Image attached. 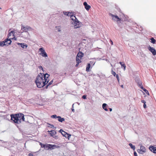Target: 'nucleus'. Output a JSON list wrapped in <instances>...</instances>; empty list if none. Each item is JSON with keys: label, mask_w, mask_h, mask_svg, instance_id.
Listing matches in <instances>:
<instances>
[{"label": "nucleus", "mask_w": 156, "mask_h": 156, "mask_svg": "<svg viewBox=\"0 0 156 156\" xmlns=\"http://www.w3.org/2000/svg\"><path fill=\"white\" fill-rule=\"evenodd\" d=\"M39 75L36 78L35 83L37 87L39 88H41L47 84L50 80V75L47 73Z\"/></svg>", "instance_id": "obj_1"}, {"label": "nucleus", "mask_w": 156, "mask_h": 156, "mask_svg": "<svg viewBox=\"0 0 156 156\" xmlns=\"http://www.w3.org/2000/svg\"><path fill=\"white\" fill-rule=\"evenodd\" d=\"M10 116L11 119L16 124H20L25 121L24 115L22 113L11 114Z\"/></svg>", "instance_id": "obj_2"}, {"label": "nucleus", "mask_w": 156, "mask_h": 156, "mask_svg": "<svg viewBox=\"0 0 156 156\" xmlns=\"http://www.w3.org/2000/svg\"><path fill=\"white\" fill-rule=\"evenodd\" d=\"M74 25L75 28H79L81 27V23H80L78 20L77 19L76 17L75 16H74Z\"/></svg>", "instance_id": "obj_3"}, {"label": "nucleus", "mask_w": 156, "mask_h": 156, "mask_svg": "<svg viewBox=\"0 0 156 156\" xmlns=\"http://www.w3.org/2000/svg\"><path fill=\"white\" fill-rule=\"evenodd\" d=\"M39 51L41 52V53H40V55H41L42 57L44 58L48 57L47 54L43 48H40Z\"/></svg>", "instance_id": "obj_4"}, {"label": "nucleus", "mask_w": 156, "mask_h": 156, "mask_svg": "<svg viewBox=\"0 0 156 156\" xmlns=\"http://www.w3.org/2000/svg\"><path fill=\"white\" fill-rule=\"evenodd\" d=\"M7 41L9 42L8 43V44H10L12 42V41L10 39H6L3 41L0 42V46H2L5 45H6L7 44H6V43Z\"/></svg>", "instance_id": "obj_5"}, {"label": "nucleus", "mask_w": 156, "mask_h": 156, "mask_svg": "<svg viewBox=\"0 0 156 156\" xmlns=\"http://www.w3.org/2000/svg\"><path fill=\"white\" fill-rule=\"evenodd\" d=\"M51 117L52 118H57L58 119V121L61 122H62L65 121V119L64 118H62L61 116H57V115H51Z\"/></svg>", "instance_id": "obj_6"}, {"label": "nucleus", "mask_w": 156, "mask_h": 156, "mask_svg": "<svg viewBox=\"0 0 156 156\" xmlns=\"http://www.w3.org/2000/svg\"><path fill=\"white\" fill-rule=\"evenodd\" d=\"M48 132L49 133V134H50L51 136L55 139H56L57 138V137L55 136L56 133V132L54 130L48 131Z\"/></svg>", "instance_id": "obj_7"}, {"label": "nucleus", "mask_w": 156, "mask_h": 156, "mask_svg": "<svg viewBox=\"0 0 156 156\" xmlns=\"http://www.w3.org/2000/svg\"><path fill=\"white\" fill-rule=\"evenodd\" d=\"M137 151L140 154H143L146 152V149L144 146H141L140 147V149L138 150Z\"/></svg>", "instance_id": "obj_8"}, {"label": "nucleus", "mask_w": 156, "mask_h": 156, "mask_svg": "<svg viewBox=\"0 0 156 156\" xmlns=\"http://www.w3.org/2000/svg\"><path fill=\"white\" fill-rule=\"evenodd\" d=\"M30 29H31V28L28 26H21V30H22L23 32H27L28 30H29Z\"/></svg>", "instance_id": "obj_9"}, {"label": "nucleus", "mask_w": 156, "mask_h": 156, "mask_svg": "<svg viewBox=\"0 0 156 156\" xmlns=\"http://www.w3.org/2000/svg\"><path fill=\"white\" fill-rule=\"evenodd\" d=\"M111 16L112 17L113 20H115L117 22L121 20V19L120 18L116 15L111 14Z\"/></svg>", "instance_id": "obj_10"}, {"label": "nucleus", "mask_w": 156, "mask_h": 156, "mask_svg": "<svg viewBox=\"0 0 156 156\" xmlns=\"http://www.w3.org/2000/svg\"><path fill=\"white\" fill-rule=\"evenodd\" d=\"M148 49L154 55H156V51L154 48L149 46V47H148Z\"/></svg>", "instance_id": "obj_11"}, {"label": "nucleus", "mask_w": 156, "mask_h": 156, "mask_svg": "<svg viewBox=\"0 0 156 156\" xmlns=\"http://www.w3.org/2000/svg\"><path fill=\"white\" fill-rule=\"evenodd\" d=\"M150 151L154 153H156V147L153 146H150L149 147Z\"/></svg>", "instance_id": "obj_12"}, {"label": "nucleus", "mask_w": 156, "mask_h": 156, "mask_svg": "<svg viewBox=\"0 0 156 156\" xmlns=\"http://www.w3.org/2000/svg\"><path fill=\"white\" fill-rule=\"evenodd\" d=\"M83 4L84 6L85 9L87 11H88L91 8L90 6L88 5L86 2H84Z\"/></svg>", "instance_id": "obj_13"}, {"label": "nucleus", "mask_w": 156, "mask_h": 156, "mask_svg": "<svg viewBox=\"0 0 156 156\" xmlns=\"http://www.w3.org/2000/svg\"><path fill=\"white\" fill-rule=\"evenodd\" d=\"M83 55L84 54L81 52L80 51L78 53L76 57L82 59V58L83 56Z\"/></svg>", "instance_id": "obj_14"}, {"label": "nucleus", "mask_w": 156, "mask_h": 156, "mask_svg": "<svg viewBox=\"0 0 156 156\" xmlns=\"http://www.w3.org/2000/svg\"><path fill=\"white\" fill-rule=\"evenodd\" d=\"M55 145H52L50 144H45V148H52L53 146H55Z\"/></svg>", "instance_id": "obj_15"}, {"label": "nucleus", "mask_w": 156, "mask_h": 156, "mask_svg": "<svg viewBox=\"0 0 156 156\" xmlns=\"http://www.w3.org/2000/svg\"><path fill=\"white\" fill-rule=\"evenodd\" d=\"M67 16H70V18H71V19L73 20H74V16H73L72 14V13L69 12L67 14Z\"/></svg>", "instance_id": "obj_16"}, {"label": "nucleus", "mask_w": 156, "mask_h": 156, "mask_svg": "<svg viewBox=\"0 0 156 156\" xmlns=\"http://www.w3.org/2000/svg\"><path fill=\"white\" fill-rule=\"evenodd\" d=\"M18 45H21V47L23 48H26L27 47V44H25L24 43H18Z\"/></svg>", "instance_id": "obj_17"}, {"label": "nucleus", "mask_w": 156, "mask_h": 156, "mask_svg": "<svg viewBox=\"0 0 156 156\" xmlns=\"http://www.w3.org/2000/svg\"><path fill=\"white\" fill-rule=\"evenodd\" d=\"M120 64L121 65L122 67L124 68V70H125L126 68V66L123 62H120Z\"/></svg>", "instance_id": "obj_18"}, {"label": "nucleus", "mask_w": 156, "mask_h": 156, "mask_svg": "<svg viewBox=\"0 0 156 156\" xmlns=\"http://www.w3.org/2000/svg\"><path fill=\"white\" fill-rule=\"evenodd\" d=\"M90 63H88L86 68V71L87 72H89L90 71Z\"/></svg>", "instance_id": "obj_19"}, {"label": "nucleus", "mask_w": 156, "mask_h": 156, "mask_svg": "<svg viewBox=\"0 0 156 156\" xmlns=\"http://www.w3.org/2000/svg\"><path fill=\"white\" fill-rule=\"evenodd\" d=\"M107 104L105 103H104L102 105V108L106 111H108V109L106 108Z\"/></svg>", "instance_id": "obj_20"}, {"label": "nucleus", "mask_w": 156, "mask_h": 156, "mask_svg": "<svg viewBox=\"0 0 156 156\" xmlns=\"http://www.w3.org/2000/svg\"><path fill=\"white\" fill-rule=\"evenodd\" d=\"M80 59L78 57H76V63H80L81 62V59Z\"/></svg>", "instance_id": "obj_21"}, {"label": "nucleus", "mask_w": 156, "mask_h": 156, "mask_svg": "<svg viewBox=\"0 0 156 156\" xmlns=\"http://www.w3.org/2000/svg\"><path fill=\"white\" fill-rule=\"evenodd\" d=\"M59 131L62 134V135L64 136L66 134V133L65 132V131H64L62 129H61Z\"/></svg>", "instance_id": "obj_22"}, {"label": "nucleus", "mask_w": 156, "mask_h": 156, "mask_svg": "<svg viewBox=\"0 0 156 156\" xmlns=\"http://www.w3.org/2000/svg\"><path fill=\"white\" fill-rule=\"evenodd\" d=\"M53 83V80H52L48 84V85L46 86L45 88H48V87L49 86H50Z\"/></svg>", "instance_id": "obj_23"}, {"label": "nucleus", "mask_w": 156, "mask_h": 156, "mask_svg": "<svg viewBox=\"0 0 156 156\" xmlns=\"http://www.w3.org/2000/svg\"><path fill=\"white\" fill-rule=\"evenodd\" d=\"M64 136H65L66 138H67L68 139V140H69L70 138L71 135L68 133H66V134L65 135H64Z\"/></svg>", "instance_id": "obj_24"}, {"label": "nucleus", "mask_w": 156, "mask_h": 156, "mask_svg": "<svg viewBox=\"0 0 156 156\" xmlns=\"http://www.w3.org/2000/svg\"><path fill=\"white\" fill-rule=\"evenodd\" d=\"M151 42L153 44H155L156 42L155 39L153 37L151 38Z\"/></svg>", "instance_id": "obj_25"}, {"label": "nucleus", "mask_w": 156, "mask_h": 156, "mask_svg": "<svg viewBox=\"0 0 156 156\" xmlns=\"http://www.w3.org/2000/svg\"><path fill=\"white\" fill-rule=\"evenodd\" d=\"M129 145L130 147L133 150H134L135 149V146L134 145H133L131 143H129Z\"/></svg>", "instance_id": "obj_26"}, {"label": "nucleus", "mask_w": 156, "mask_h": 156, "mask_svg": "<svg viewBox=\"0 0 156 156\" xmlns=\"http://www.w3.org/2000/svg\"><path fill=\"white\" fill-rule=\"evenodd\" d=\"M141 89H142L146 94H147V93L149 94L148 90L144 88L143 87H141Z\"/></svg>", "instance_id": "obj_27"}, {"label": "nucleus", "mask_w": 156, "mask_h": 156, "mask_svg": "<svg viewBox=\"0 0 156 156\" xmlns=\"http://www.w3.org/2000/svg\"><path fill=\"white\" fill-rule=\"evenodd\" d=\"M39 144L40 145L41 147L42 148H44L45 147V144H43L41 142H40Z\"/></svg>", "instance_id": "obj_28"}, {"label": "nucleus", "mask_w": 156, "mask_h": 156, "mask_svg": "<svg viewBox=\"0 0 156 156\" xmlns=\"http://www.w3.org/2000/svg\"><path fill=\"white\" fill-rule=\"evenodd\" d=\"M55 28H56L57 30H58V31L60 32L61 31V30L60 28V27L59 26H56Z\"/></svg>", "instance_id": "obj_29"}, {"label": "nucleus", "mask_w": 156, "mask_h": 156, "mask_svg": "<svg viewBox=\"0 0 156 156\" xmlns=\"http://www.w3.org/2000/svg\"><path fill=\"white\" fill-rule=\"evenodd\" d=\"M111 73L114 76H115L116 75V74L115 72L113 70H112Z\"/></svg>", "instance_id": "obj_30"}, {"label": "nucleus", "mask_w": 156, "mask_h": 156, "mask_svg": "<svg viewBox=\"0 0 156 156\" xmlns=\"http://www.w3.org/2000/svg\"><path fill=\"white\" fill-rule=\"evenodd\" d=\"M14 32L13 31H11L9 34V36H11V35L12 34L13 35H14Z\"/></svg>", "instance_id": "obj_31"}, {"label": "nucleus", "mask_w": 156, "mask_h": 156, "mask_svg": "<svg viewBox=\"0 0 156 156\" xmlns=\"http://www.w3.org/2000/svg\"><path fill=\"white\" fill-rule=\"evenodd\" d=\"M95 63V62L93 61H90V63L92 65L91 67L94 65Z\"/></svg>", "instance_id": "obj_32"}, {"label": "nucleus", "mask_w": 156, "mask_h": 156, "mask_svg": "<svg viewBox=\"0 0 156 156\" xmlns=\"http://www.w3.org/2000/svg\"><path fill=\"white\" fill-rule=\"evenodd\" d=\"M115 76H116V78L117 79L118 82H119V75L118 74H116V75Z\"/></svg>", "instance_id": "obj_33"}, {"label": "nucleus", "mask_w": 156, "mask_h": 156, "mask_svg": "<svg viewBox=\"0 0 156 156\" xmlns=\"http://www.w3.org/2000/svg\"><path fill=\"white\" fill-rule=\"evenodd\" d=\"M73 105H74V104H73V105H72V111L73 112H75V110H74V109L73 108Z\"/></svg>", "instance_id": "obj_34"}, {"label": "nucleus", "mask_w": 156, "mask_h": 156, "mask_svg": "<svg viewBox=\"0 0 156 156\" xmlns=\"http://www.w3.org/2000/svg\"><path fill=\"white\" fill-rule=\"evenodd\" d=\"M141 102L144 103V104H145L146 103V101L144 100H142Z\"/></svg>", "instance_id": "obj_35"}, {"label": "nucleus", "mask_w": 156, "mask_h": 156, "mask_svg": "<svg viewBox=\"0 0 156 156\" xmlns=\"http://www.w3.org/2000/svg\"><path fill=\"white\" fill-rule=\"evenodd\" d=\"M110 42H111V45H113V42H112V41L111 39H110Z\"/></svg>", "instance_id": "obj_36"}, {"label": "nucleus", "mask_w": 156, "mask_h": 156, "mask_svg": "<svg viewBox=\"0 0 156 156\" xmlns=\"http://www.w3.org/2000/svg\"><path fill=\"white\" fill-rule=\"evenodd\" d=\"M82 98L84 99H86V95H83L82 97Z\"/></svg>", "instance_id": "obj_37"}, {"label": "nucleus", "mask_w": 156, "mask_h": 156, "mask_svg": "<svg viewBox=\"0 0 156 156\" xmlns=\"http://www.w3.org/2000/svg\"><path fill=\"white\" fill-rule=\"evenodd\" d=\"M68 12H63V13H64V14L65 15H67V13H68Z\"/></svg>", "instance_id": "obj_38"}, {"label": "nucleus", "mask_w": 156, "mask_h": 156, "mask_svg": "<svg viewBox=\"0 0 156 156\" xmlns=\"http://www.w3.org/2000/svg\"><path fill=\"white\" fill-rule=\"evenodd\" d=\"M134 156H137V153L136 152H134Z\"/></svg>", "instance_id": "obj_39"}, {"label": "nucleus", "mask_w": 156, "mask_h": 156, "mask_svg": "<svg viewBox=\"0 0 156 156\" xmlns=\"http://www.w3.org/2000/svg\"><path fill=\"white\" fill-rule=\"evenodd\" d=\"M143 106H144V108H146V105L145 104H144Z\"/></svg>", "instance_id": "obj_40"}, {"label": "nucleus", "mask_w": 156, "mask_h": 156, "mask_svg": "<svg viewBox=\"0 0 156 156\" xmlns=\"http://www.w3.org/2000/svg\"><path fill=\"white\" fill-rule=\"evenodd\" d=\"M39 68L40 69H43V67H42V66H39Z\"/></svg>", "instance_id": "obj_41"}, {"label": "nucleus", "mask_w": 156, "mask_h": 156, "mask_svg": "<svg viewBox=\"0 0 156 156\" xmlns=\"http://www.w3.org/2000/svg\"><path fill=\"white\" fill-rule=\"evenodd\" d=\"M12 39H14L15 40H16V38L15 37H14L13 38H12Z\"/></svg>", "instance_id": "obj_42"}, {"label": "nucleus", "mask_w": 156, "mask_h": 156, "mask_svg": "<svg viewBox=\"0 0 156 156\" xmlns=\"http://www.w3.org/2000/svg\"><path fill=\"white\" fill-rule=\"evenodd\" d=\"M79 63H76V66L77 67L79 65Z\"/></svg>", "instance_id": "obj_43"}, {"label": "nucleus", "mask_w": 156, "mask_h": 156, "mask_svg": "<svg viewBox=\"0 0 156 156\" xmlns=\"http://www.w3.org/2000/svg\"><path fill=\"white\" fill-rule=\"evenodd\" d=\"M140 87L141 88V87H143V85L142 84H140Z\"/></svg>", "instance_id": "obj_44"}, {"label": "nucleus", "mask_w": 156, "mask_h": 156, "mask_svg": "<svg viewBox=\"0 0 156 156\" xmlns=\"http://www.w3.org/2000/svg\"><path fill=\"white\" fill-rule=\"evenodd\" d=\"M109 110H110V112H111L112 111V108H109Z\"/></svg>", "instance_id": "obj_45"}, {"label": "nucleus", "mask_w": 156, "mask_h": 156, "mask_svg": "<svg viewBox=\"0 0 156 156\" xmlns=\"http://www.w3.org/2000/svg\"><path fill=\"white\" fill-rule=\"evenodd\" d=\"M50 125L51 126V127H54V126L53 125Z\"/></svg>", "instance_id": "obj_46"}, {"label": "nucleus", "mask_w": 156, "mask_h": 156, "mask_svg": "<svg viewBox=\"0 0 156 156\" xmlns=\"http://www.w3.org/2000/svg\"><path fill=\"white\" fill-rule=\"evenodd\" d=\"M29 156H33V155L31 154H29Z\"/></svg>", "instance_id": "obj_47"}, {"label": "nucleus", "mask_w": 156, "mask_h": 156, "mask_svg": "<svg viewBox=\"0 0 156 156\" xmlns=\"http://www.w3.org/2000/svg\"><path fill=\"white\" fill-rule=\"evenodd\" d=\"M9 42V41H7V42L6 43V44H7V45H8L9 44H8V43Z\"/></svg>", "instance_id": "obj_48"}, {"label": "nucleus", "mask_w": 156, "mask_h": 156, "mask_svg": "<svg viewBox=\"0 0 156 156\" xmlns=\"http://www.w3.org/2000/svg\"><path fill=\"white\" fill-rule=\"evenodd\" d=\"M121 87L122 88H123V85H122L121 86Z\"/></svg>", "instance_id": "obj_49"}, {"label": "nucleus", "mask_w": 156, "mask_h": 156, "mask_svg": "<svg viewBox=\"0 0 156 156\" xmlns=\"http://www.w3.org/2000/svg\"><path fill=\"white\" fill-rule=\"evenodd\" d=\"M1 9V8H0V9Z\"/></svg>", "instance_id": "obj_50"}]
</instances>
